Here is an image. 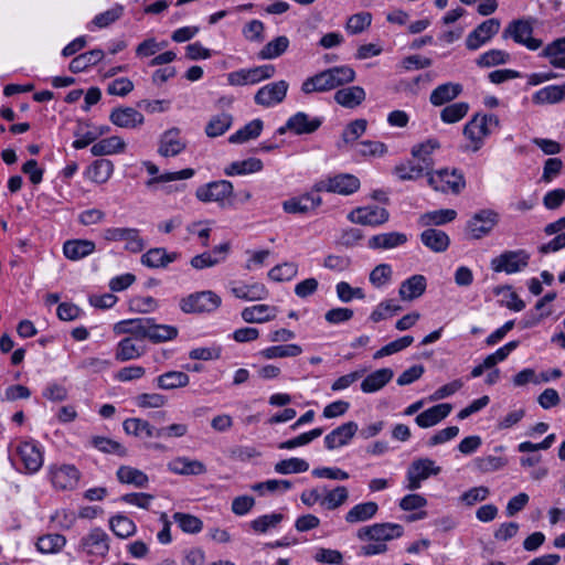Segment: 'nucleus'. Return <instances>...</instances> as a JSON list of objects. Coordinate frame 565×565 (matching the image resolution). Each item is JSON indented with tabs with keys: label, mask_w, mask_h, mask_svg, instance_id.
I'll list each match as a JSON object with an SVG mask.
<instances>
[{
	"label": "nucleus",
	"mask_w": 565,
	"mask_h": 565,
	"mask_svg": "<svg viewBox=\"0 0 565 565\" xmlns=\"http://www.w3.org/2000/svg\"><path fill=\"white\" fill-rule=\"evenodd\" d=\"M172 519L184 533L196 534L203 529V522L198 516L189 513L175 512Z\"/></svg>",
	"instance_id": "0e129e2a"
},
{
	"label": "nucleus",
	"mask_w": 565,
	"mask_h": 565,
	"mask_svg": "<svg viewBox=\"0 0 565 565\" xmlns=\"http://www.w3.org/2000/svg\"><path fill=\"white\" fill-rule=\"evenodd\" d=\"M102 237L106 242H125V249L134 254L145 248L140 231L135 227H107L103 230Z\"/></svg>",
	"instance_id": "0eeeda50"
},
{
	"label": "nucleus",
	"mask_w": 565,
	"mask_h": 565,
	"mask_svg": "<svg viewBox=\"0 0 565 565\" xmlns=\"http://www.w3.org/2000/svg\"><path fill=\"white\" fill-rule=\"evenodd\" d=\"M122 428L126 434L140 436L142 434L149 438H160V428L150 425L147 420L140 418H128L124 422Z\"/></svg>",
	"instance_id": "a19ab883"
},
{
	"label": "nucleus",
	"mask_w": 565,
	"mask_h": 565,
	"mask_svg": "<svg viewBox=\"0 0 565 565\" xmlns=\"http://www.w3.org/2000/svg\"><path fill=\"white\" fill-rule=\"evenodd\" d=\"M539 55L547 58L553 67L565 70V36L548 43Z\"/></svg>",
	"instance_id": "473e14b6"
},
{
	"label": "nucleus",
	"mask_w": 565,
	"mask_h": 565,
	"mask_svg": "<svg viewBox=\"0 0 565 565\" xmlns=\"http://www.w3.org/2000/svg\"><path fill=\"white\" fill-rule=\"evenodd\" d=\"M186 141L181 137L179 128H170L161 134L159 138L158 153L161 157H175L184 151Z\"/></svg>",
	"instance_id": "f3484780"
},
{
	"label": "nucleus",
	"mask_w": 565,
	"mask_h": 565,
	"mask_svg": "<svg viewBox=\"0 0 565 565\" xmlns=\"http://www.w3.org/2000/svg\"><path fill=\"white\" fill-rule=\"evenodd\" d=\"M420 242L434 253L445 252L450 244L447 233L437 228H427L420 234Z\"/></svg>",
	"instance_id": "c756f323"
},
{
	"label": "nucleus",
	"mask_w": 565,
	"mask_h": 565,
	"mask_svg": "<svg viewBox=\"0 0 565 565\" xmlns=\"http://www.w3.org/2000/svg\"><path fill=\"white\" fill-rule=\"evenodd\" d=\"M178 328L169 324H158L151 319L148 339L153 343L173 340L178 337Z\"/></svg>",
	"instance_id": "680f3d73"
},
{
	"label": "nucleus",
	"mask_w": 565,
	"mask_h": 565,
	"mask_svg": "<svg viewBox=\"0 0 565 565\" xmlns=\"http://www.w3.org/2000/svg\"><path fill=\"white\" fill-rule=\"evenodd\" d=\"M263 127L264 124L262 119H253L236 132L232 134L228 141L231 143H243L250 139H255L260 135Z\"/></svg>",
	"instance_id": "603ef678"
},
{
	"label": "nucleus",
	"mask_w": 565,
	"mask_h": 565,
	"mask_svg": "<svg viewBox=\"0 0 565 565\" xmlns=\"http://www.w3.org/2000/svg\"><path fill=\"white\" fill-rule=\"evenodd\" d=\"M469 108V104L466 102L450 104L440 111V119L445 124L458 122L468 114Z\"/></svg>",
	"instance_id": "69168bd1"
},
{
	"label": "nucleus",
	"mask_w": 565,
	"mask_h": 565,
	"mask_svg": "<svg viewBox=\"0 0 565 565\" xmlns=\"http://www.w3.org/2000/svg\"><path fill=\"white\" fill-rule=\"evenodd\" d=\"M329 90H332V87L326 70L306 78L301 84V92L307 95Z\"/></svg>",
	"instance_id": "3c124183"
},
{
	"label": "nucleus",
	"mask_w": 565,
	"mask_h": 565,
	"mask_svg": "<svg viewBox=\"0 0 565 565\" xmlns=\"http://www.w3.org/2000/svg\"><path fill=\"white\" fill-rule=\"evenodd\" d=\"M79 551L88 556H106L109 551L108 534L100 527L90 530L81 539Z\"/></svg>",
	"instance_id": "9b49d317"
},
{
	"label": "nucleus",
	"mask_w": 565,
	"mask_h": 565,
	"mask_svg": "<svg viewBox=\"0 0 565 565\" xmlns=\"http://www.w3.org/2000/svg\"><path fill=\"white\" fill-rule=\"evenodd\" d=\"M451 409L452 406L448 403L438 404L418 414L415 422L420 428L433 427L446 418Z\"/></svg>",
	"instance_id": "a878e982"
},
{
	"label": "nucleus",
	"mask_w": 565,
	"mask_h": 565,
	"mask_svg": "<svg viewBox=\"0 0 565 565\" xmlns=\"http://www.w3.org/2000/svg\"><path fill=\"white\" fill-rule=\"evenodd\" d=\"M457 217V212L452 209H441L427 212L419 217V224L423 226H440L452 222Z\"/></svg>",
	"instance_id": "6e6d98bb"
},
{
	"label": "nucleus",
	"mask_w": 565,
	"mask_h": 565,
	"mask_svg": "<svg viewBox=\"0 0 565 565\" xmlns=\"http://www.w3.org/2000/svg\"><path fill=\"white\" fill-rule=\"evenodd\" d=\"M109 120L117 127L134 129L143 124L145 117L132 107H117L111 110Z\"/></svg>",
	"instance_id": "b1692460"
},
{
	"label": "nucleus",
	"mask_w": 565,
	"mask_h": 565,
	"mask_svg": "<svg viewBox=\"0 0 565 565\" xmlns=\"http://www.w3.org/2000/svg\"><path fill=\"white\" fill-rule=\"evenodd\" d=\"M530 254L525 249L508 250L493 258L491 267L494 271L515 274L527 267Z\"/></svg>",
	"instance_id": "1a4fd4ad"
},
{
	"label": "nucleus",
	"mask_w": 565,
	"mask_h": 565,
	"mask_svg": "<svg viewBox=\"0 0 565 565\" xmlns=\"http://www.w3.org/2000/svg\"><path fill=\"white\" fill-rule=\"evenodd\" d=\"M289 39L280 35L269 41L259 52V60H274L281 56L289 47Z\"/></svg>",
	"instance_id": "5fc2aeb1"
},
{
	"label": "nucleus",
	"mask_w": 565,
	"mask_h": 565,
	"mask_svg": "<svg viewBox=\"0 0 565 565\" xmlns=\"http://www.w3.org/2000/svg\"><path fill=\"white\" fill-rule=\"evenodd\" d=\"M427 182L435 191L443 193L459 194L466 186L463 173L458 169L438 170L429 174Z\"/></svg>",
	"instance_id": "39448f33"
},
{
	"label": "nucleus",
	"mask_w": 565,
	"mask_h": 565,
	"mask_svg": "<svg viewBox=\"0 0 565 565\" xmlns=\"http://www.w3.org/2000/svg\"><path fill=\"white\" fill-rule=\"evenodd\" d=\"M394 376L392 369L384 367L379 369L369 374L361 383V390L363 393L370 394L375 393L383 388Z\"/></svg>",
	"instance_id": "2f4dec72"
},
{
	"label": "nucleus",
	"mask_w": 565,
	"mask_h": 565,
	"mask_svg": "<svg viewBox=\"0 0 565 565\" xmlns=\"http://www.w3.org/2000/svg\"><path fill=\"white\" fill-rule=\"evenodd\" d=\"M114 172V164L108 159L95 160L87 170L88 177L95 183H105Z\"/></svg>",
	"instance_id": "864d4df0"
},
{
	"label": "nucleus",
	"mask_w": 565,
	"mask_h": 565,
	"mask_svg": "<svg viewBox=\"0 0 565 565\" xmlns=\"http://www.w3.org/2000/svg\"><path fill=\"white\" fill-rule=\"evenodd\" d=\"M154 382L158 388L171 391L188 386L190 376L182 371H168L157 376Z\"/></svg>",
	"instance_id": "e433bc0d"
},
{
	"label": "nucleus",
	"mask_w": 565,
	"mask_h": 565,
	"mask_svg": "<svg viewBox=\"0 0 565 565\" xmlns=\"http://www.w3.org/2000/svg\"><path fill=\"white\" fill-rule=\"evenodd\" d=\"M462 92V86L458 83H445L437 86L429 96V102L434 106H441L457 98Z\"/></svg>",
	"instance_id": "4c0bfd02"
},
{
	"label": "nucleus",
	"mask_w": 565,
	"mask_h": 565,
	"mask_svg": "<svg viewBox=\"0 0 565 565\" xmlns=\"http://www.w3.org/2000/svg\"><path fill=\"white\" fill-rule=\"evenodd\" d=\"M241 316L247 323H263L276 317V309L268 305H255L244 308Z\"/></svg>",
	"instance_id": "ea45409f"
},
{
	"label": "nucleus",
	"mask_w": 565,
	"mask_h": 565,
	"mask_svg": "<svg viewBox=\"0 0 565 565\" xmlns=\"http://www.w3.org/2000/svg\"><path fill=\"white\" fill-rule=\"evenodd\" d=\"M302 353V348L298 344H279L268 347L258 352V355L267 359H278V358H295Z\"/></svg>",
	"instance_id": "8fccbe9b"
},
{
	"label": "nucleus",
	"mask_w": 565,
	"mask_h": 565,
	"mask_svg": "<svg viewBox=\"0 0 565 565\" xmlns=\"http://www.w3.org/2000/svg\"><path fill=\"white\" fill-rule=\"evenodd\" d=\"M332 89L350 84L355 79V71L349 65L334 66L326 70Z\"/></svg>",
	"instance_id": "13d9d810"
},
{
	"label": "nucleus",
	"mask_w": 565,
	"mask_h": 565,
	"mask_svg": "<svg viewBox=\"0 0 565 565\" xmlns=\"http://www.w3.org/2000/svg\"><path fill=\"white\" fill-rule=\"evenodd\" d=\"M533 23L526 19H516L511 21L502 33L503 39L511 38L515 43L525 46L530 51H536L543 42L532 36Z\"/></svg>",
	"instance_id": "20e7f679"
},
{
	"label": "nucleus",
	"mask_w": 565,
	"mask_h": 565,
	"mask_svg": "<svg viewBox=\"0 0 565 565\" xmlns=\"http://www.w3.org/2000/svg\"><path fill=\"white\" fill-rule=\"evenodd\" d=\"M233 184L227 180L212 181L201 185L195 191V196L201 202H217L224 205V201L233 194Z\"/></svg>",
	"instance_id": "ddd939ff"
},
{
	"label": "nucleus",
	"mask_w": 565,
	"mask_h": 565,
	"mask_svg": "<svg viewBox=\"0 0 565 565\" xmlns=\"http://www.w3.org/2000/svg\"><path fill=\"white\" fill-rule=\"evenodd\" d=\"M379 505L376 502L369 501L355 504L345 514L348 523H359L371 520L377 512Z\"/></svg>",
	"instance_id": "a18cd8bd"
},
{
	"label": "nucleus",
	"mask_w": 565,
	"mask_h": 565,
	"mask_svg": "<svg viewBox=\"0 0 565 565\" xmlns=\"http://www.w3.org/2000/svg\"><path fill=\"white\" fill-rule=\"evenodd\" d=\"M349 498V491L344 486H338L333 490L323 487V497L321 507L327 510H335L341 507Z\"/></svg>",
	"instance_id": "4d7b16f0"
},
{
	"label": "nucleus",
	"mask_w": 565,
	"mask_h": 565,
	"mask_svg": "<svg viewBox=\"0 0 565 565\" xmlns=\"http://www.w3.org/2000/svg\"><path fill=\"white\" fill-rule=\"evenodd\" d=\"M125 148L126 143L120 137L111 136L94 143L90 148V152L93 156L100 157L124 152Z\"/></svg>",
	"instance_id": "49530a36"
},
{
	"label": "nucleus",
	"mask_w": 565,
	"mask_h": 565,
	"mask_svg": "<svg viewBox=\"0 0 565 565\" xmlns=\"http://www.w3.org/2000/svg\"><path fill=\"white\" fill-rule=\"evenodd\" d=\"M441 468L429 458L415 459L407 468L404 488L415 491L422 487V482L431 476H437Z\"/></svg>",
	"instance_id": "7ed1b4c3"
},
{
	"label": "nucleus",
	"mask_w": 565,
	"mask_h": 565,
	"mask_svg": "<svg viewBox=\"0 0 565 565\" xmlns=\"http://www.w3.org/2000/svg\"><path fill=\"white\" fill-rule=\"evenodd\" d=\"M373 532L374 541L383 543L401 537L404 533V529L397 523H375Z\"/></svg>",
	"instance_id": "052dcab7"
},
{
	"label": "nucleus",
	"mask_w": 565,
	"mask_h": 565,
	"mask_svg": "<svg viewBox=\"0 0 565 565\" xmlns=\"http://www.w3.org/2000/svg\"><path fill=\"white\" fill-rule=\"evenodd\" d=\"M151 318L129 319L117 322L114 326L116 334H130L136 341L148 339L150 332Z\"/></svg>",
	"instance_id": "aec40b11"
},
{
	"label": "nucleus",
	"mask_w": 565,
	"mask_h": 565,
	"mask_svg": "<svg viewBox=\"0 0 565 565\" xmlns=\"http://www.w3.org/2000/svg\"><path fill=\"white\" fill-rule=\"evenodd\" d=\"M177 252L168 253L166 248L156 247L149 249L141 256V264L149 268H166L170 263L179 258Z\"/></svg>",
	"instance_id": "cd10ccee"
},
{
	"label": "nucleus",
	"mask_w": 565,
	"mask_h": 565,
	"mask_svg": "<svg viewBox=\"0 0 565 565\" xmlns=\"http://www.w3.org/2000/svg\"><path fill=\"white\" fill-rule=\"evenodd\" d=\"M500 127L499 117L494 114H476L463 127V136L470 140L469 149L473 152L480 150L484 139Z\"/></svg>",
	"instance_id": "f257e3e1"
},
{
	"label": "nucleus",
	"mask_w": 565,
	"mask_h": 565,
	"mask_svg": "<svg viewBox=\"0 0 565 565\" xmlns=\"http://www.w3.org/2000/svg\"><path fill=\"white\" fill-rule=\"evenodd\" d=\"M66 544V539L62 534H46L38 539L36 548L43 554L58 553Z\"/></svg>",
	"instance_id": "bf43d9fd"
},
{
	"label": "nucleus",
	"mask_w": 565,
	"mask_h": 565,
	"mask_svg": "<svg viewBox=\"0 0 565 565\" xmlns=\"http://www.w3.org/2000/svg\"><path fill=\"white\" fill-rule=\"evenodd\" d=\"M359 426L355 422H347L331 430L324 437V446L328 450H333L350 444L351 439L358 433Z\"/></svg>",
	"instance_id": "6ab92c4d"
},
{
	"label": "nucleus",
	"mask_w": 565,
	"mask_h": 565,
	"mask_svg": "<svg viewBox=\"0 0 565 565\" xmlns=\"http://www.w3.org/2000/svg\"><path fill=\"white\" fill-rule=\"evenodd\" d=\"M386 209L379 205L358 207L349 214V220L356 224L379 226L388 221Z\"/></svg>",
	"instance_id": "dca6fc26"
},
{
	"label": "nucleus",
	"mask_w": 565,
	"mask_h": 565,
	"mask_svg": "<svg viewBox=\"0 0 565 565\" xmlns=\"http://www.w3.org/2000/svg\"><path fill=\"white\" fill-rule=\"evenodd\" d=\"M169 471L181 476H200L206 472L205 465L196 459L177 457L168 463Z\"/></svg>",
	"instance_id": "393cba45"
},
{
	"label": "nucleus",
	"mask_w": 565,
	"mask_h": 565,
	"mask_svg": "<svg viewBox=\"0 0 565 565\" xmlns=\"http://www.w3.org/2000/svg\"><path fill=\"white\" fill-rule=\"evenodd\" d=\"M143 166L147 172L152 175L147 182L146 186L154 189L158 183L172 182L178 180L190 179L194 175L195 171L192 168H186L175 172H164L159 174V168L151 161H145Z\"/></svg>",
	"instance_id": "a211bd4d"
},
{
	"label": "nucleus",
	"mask_w": 565,
	"mask_h": 565,
	"mask_svg": "<svg viewBox=\"0 0 565 565\" xmlns=\"http://www.w3.org/2000/svg\"><path fill=\"white\" fill-rule=\"evenodd\" d=\"M360 188V180L349 173H340L333 177H328L315 183V192H332L341 195H350L356 192Z\"/></svg>",
	"instance_id": "423d86ee"
},
{
	"label": "nucleus",
	"mask_w": 565,
	"mask_h": 565,
	"mask_svg": "<svg viewBox=\"0 0 565 565\" xmlns=\"http://www.w3.org/2000/svg\"><path fill=\"white\" fill-rule=\"evenodd\" d=\"M49 477L56 490H73L77 487L81 472L74 465H53L49 468Z\"/></svg>",
	"instance_id": "9d476101"
},
{
	"label": "nucleus",
	"mask_w": 565,
	"mask_h": 565,
	"mask_svg": "<svg viewBox=\"0 0 565 565\" xmlns=\"http://www.w3.org/2000/svg\"><path fill=\"white\" fill-rule=\"evenodd\" d=\"M406 242V234L390 232L372 236L367 242V246L371 249H391L404 245Z\"/></svg>",
	"instance_id": "c9c22d12"
},
{
	"label": "nucleus",
	"mask_w": 565,
	"mask_h": 565,
	"mask_svg": "<svg viewBox=\"0 0 565 565\" xmlns=\"http://www.w3.org/2000/svg\"><path fill=\"white\" fill-rule=\"evenodd\" d=\"M437 148H439V142L436 139H428L425 142L414 146L412 156L419 161L424 168L430 171L434 166L431 153Z\"/></svg>",
	"instance_id": "09e8293b"
},
{
	"label": "nucleus",
	"mask_w": 565,
	"mask_h": 565,
	"mask_svg": "<svg viewBox=\"0 0 565 565\" xmlns=\"http://www.w3.org/2000/svg\"><path fill=\"white\" fill-rule=\"evenodd\" d=\"M116 476L119 482L137 488H146L149 482V478L143 471L130 466H120Z\"/></svg>",
	"instance_id": "37998d69"
},
{
	"label": "nucleus",
	"mask_w": 565,
	"mask_h": 565,
	"mask_svg": "<svg viewBox=\"0 0 565 565\" xmlns=\"http://www.w3.org/2000/svg\"><path fill=\"white\" fill-rule=\"evenodd\" d=\"M263 162L258 158H248L242 161H234L230 163L225 169L224 173L228 177L233 175H245L255 172H259L263 169Z\"/></svg>",
	"instance_id": "de8ad7c7"
},
{
	"label": "nucleus",
	"mask_w": 565,
	"mask_h": 565,
	"mask_svg": "<svg viewBox=\"0 0 565 565\" xmlns=\"http://www.w3.org/2000/svg\"><path fill=\"white\" fill-rule=\"evenodd\" d=\"M92 445L104 454L117 455L119 457L127 456V449L121 444L107 437L95 436L92 438Z\"/></svg>",
	"instance_id": "774afa93"
},
{
	"label": "nucleus",
	"mask_w": 565,
	"mask_h": 565,
	"mask_svg": "<svg viewBox=\"0 0 565 565\" xmlns=\"http://www.w3.org/2000/svg\"><path fill=\"white\" fill-rule=\"evenodd\" d=\"M232 116L226 113L213 116L205 127L209 137L215 138L225 134L232 126Z\"/></svg>",
	"instance_id": "e2e57ef3"
},
{
	"label": "nucleus",
	"mask_w": 565,
	"mask_h": 565,
	"mask_svg": "<svg viewBox=\"0 0 565 565\" xmlns=\"http://www.w3.org/2000/svg\"><path fill=\"white\" fill-rule=\"evenodd\" d=\"M499 215L493 210L484 209L475 213L467 223V230L473 239L487 236L498 224Z\"/></svg>",
	"instance_id": "f8f14e48"
},
{
	"label": "nucleus",
	"mask_w": 565,
	"mask_h": 565,
	"mask_svg": "<svg viewBox=\"0 0 565 565\" xmlns=\"http://www.w3.org/2000/svg\"><path fill=\"white\" fill-rule=\"evenodd\" d=\"M500 21L495 18L488 19L471 31L467 39V49L475 51L489 42L500 30Z\"/></svg>",
	"instance_id": "2eb2a0df"
},
{
	"label": "nucleus",
	"mask_w": 565,
	"mask_h": 565,
	"mask_svg": "<svg viewBox=\"0 0 565 565\" xmlns=\"http://www.w3.org/2000/svg\"><path fill=\"white\" fill-rule=\"evenodd\" d=\"M222 303L221 297L211 290L196 291L182 298L179 302L184 313H210Z\"/></svg>",
	"instance_id": "f03ea898"
},
{
	"label": "nucleus",
	"mask_w": 565,
	"mask_h": 565,
	"mask_svg": "<svg viewBox=\"0 0 565 565\" xmlns=\"http://www.w3.org/2000/svg\"><path fill=\"white\" fill-rule=\"evenodd\" d=\"M104 57V51L94 49L88 52L82 53L74 57L68 65L72 73H81L86 71L88 67L96 65Z\"/></svg>",
	"instance_id": "79ce46f5"
},
{
	"label": "nucleus",
	"mask_w": 565,
	"mask_h": 565,
	"mask_svg": "<svg viewBox=\"0 0 565 565\" xmlns=\"http://www.w3.org/2000/svg\"><path fill=\"white\" fill-rule=\"evenodd\" d=\"M96 245L89 239H68L63 245L64 256L73 262L81 260L95 252Z\"/></svg>",
	"instance_id": "bb28decb"
},
{
	"label": "nucleus",
	"mask_w": 565,
	"mask_h": 565,
	"mask_svg": "<svg viewBox=\"0 0 565 565\" xmlns=\"http://www.w3.org/2000/svg\"><path fill=\"white\" fill-rule=\"evenodd\" d=\"M18 455L29 473L38 472L43 465V455L32 441H23L18 446Z\"/></svg>",
	"instance_id": "5701e85b"
},
{
	"label": "nucleus",
	"mask_w": 565,
	"mask_h": 565,
	"mask_svg": "<svg viewBox=\"0 0 565 565\" xmlns=\"http://www.w3.org/2000/svg\"><path fill=\"white\" fill-rule=\"evenodd\" d=\"M321 125L320 117H310L305 111H298L287 120V128H290V131L297 136L313 134Z\"/></svg>",
	"instance_id": "4be33fe9"
},
{
	"label": "nucleus",
	"mask_w": 565,
	"mask_h": 565,
	"mask_svg": "<svg viewBox=\"0 0 565 565\" xmlns=\"http://www.w3.org/2000/svg\"><path fill=\"white\" fill-rule=\"evenodd\" d=\"M317 193L312 190V192L301 196L291 198L282 203V209L289 214H307L322 203L321 196Z\"/></svg>",
	"instance_id": "412c9836"
},
{
	"label": "nucleus",
	"mask_w": 565,
	"mask_h": 565,
	"mask_svg": "<svg viewBox=\"0 0 565 565\" xmlns=\"http://www.w3.org/2000/svg\"><path fill=\"white\" fill-rule=\"evenodd\" d=\"M427 279L423 275H413L404 280L399 286V297L403 300H414L419 298L426 290Z\"/></svg>",
	"instance_id": "7c9ffc66"
},
{
	"label": "nucleus",
	"mask_w": 565,
	"mask_h": 565,
	"mask_svg": "<svg viewBox=\"0 0 565 565\" xmlns=\"http://www.w3.org/2000/svg\"><path fill=\"white\" fill-rule=\"evenodd\" d=\"M565 100V83L561 85H547L532 95L535 105H554Z\"/></svg>",
	"instance_id": "c85d7f7f"
},
{
	"label": "nucleus",
	"mask_w": 565,
	"mask_h": 565,
	"mask_svg": "<svg viewBox=\"0 0 565 565\" xmlns=\"http://www.w3.org/2000/svg\"><path fill=\"white\" fill-rule=\"evenodd\" d=\"M109 526L118 537L126 539L136 532V524L125 515H115L109 520Z\"/></svg>",
	"instance_id": "338daca9"
},
{
	"label": "nucleus",
	"mask_w": 565,
	"mask_h": 565,
	"mask_svg": "<svg viewBox=\"0 0 565 565\" xmlns=\"http://www.w3.org/2000/svg\"><path fill=\"white\" fill-rule=\"evenodd\" d=\"M394 173L402 181L417 180L424 173H426L428 177L430 174L429 170L424 168L423 164L416 159L408 160L396 166Z\"/></svg>",
	"instance_id": "c03bdc74"
},
{
	"label": "nucleus",
	"mask_w": 565,
	"mask_h": 565,
	"mask_svg": "<svg viewBox=\"0 0 565 565\" xmlns=\"http://www.w3.org/2000/svg\"><path fill=\"white\" fill-rule=\"evenodd\" d=\"M231 292L234 297L246 301L265 299L268 294L265 285L262 282L233 285Z\"/></svg>",
	"instance_id": "72a5a7b5"
},
{
	"label": "nucleus",
	"mask_w": 565,
	"mask_h": 565,
	"mask_svg": "<svg viewBox=\"0 0 565 565\" xmlns=\"http://www.w3.org/2000/svg\"><path fill=\"white\" fill-rule=\"evenodd\" d=\"M135 338L121 339L116 348L115 358L119 362L136 360L145 353V348Z\"/></svg>",
	"instance_id": "58836bf2"
},
{
	"label": "nucleus",
	"mask_w": 565,
	"mask_h": 565,
	"mask_svg": "<svg viewBox=\"0 0 565 565\" xmlns=\"http://www.w3.org/2000/svg\"><path fill=\"white\" fill-rule=\"evenodd\" d=\"M275 72L276 68L271 64L241 68L227 74V83L232 86L254 85L264 79L271 78Z\"/></svg>",
	"instance_id": "6e6552de"
},
{
	"label": "nucleus",
	"mask_w": 565,
	"mask_h": 565,
	"mask_svg": "<svg viewBox=\"0 0 565 565\" xmlns=\"http://www.w3.org/2000/svg\"><path fill=\"white\" fill-rule=\"evenodd\" d=\"M288 83L284 79L269 83L263 87H260L254 97V100L257 105L264 106V107H273L278 104H280L288 90Z\"/></svg>",
	"instance_id": "4468645a"
},
{
	"label": "nucleus",
	"mask_w": 565,
	"mask_h": 565,
	"mask_svg": "<svg viewBox=\"0 0 565 565\" xmlns=\"http://www.w3.org/2000/svg\"><path fill=\"white\" fill-rule=\"evenodd\" d=\"M365 90L361 86H350L338 89L334 94V100L345 108H355L365 100Z\"/></svg>",
	"instance_id": "f704fd0d"
}]
</instances>
